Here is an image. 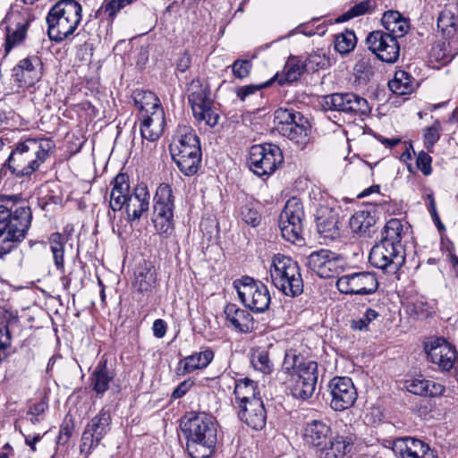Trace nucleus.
<instances>
[{"label":"nucleus","mask_w":458,"mask_h":458,"mask_svg":"<svg viewBox=\"0 0 458 458\" xmlns=\"http://www.w3.org/2000/svg\"><path fill=\"white\" fill-rule=\"evenodd\" d=\"M186 450L191 458H209L216 450L217 428L215 418L205 412L190 413L184 423Z\"/></svg>","instance_id":"1"},{"label":"nucleus","mask_w":458,"mask_h":458,"mask_svg":"<svg viewBox=\"0 0 458 458\" xmlns=\"http://www.w3.org/2000/svg\"><path fill=\"white\" fill-rule=\"evenodd\" d=\"M32 220L30 207L15 209L0 205V258L10 253L25 238Z\"/></svg>","instance_id":"2"},{"label":"nucleus","mask_w":458,"mask_h":458,"mask_svg":"<svg viewBox=\"0 0 458 458\" xmlns=\"http://www.w3.org/2000/svg\"><path fill=\"white\" fill-rule=\"evenodd\" d=\"M50 148L49 141L27 139L16 144L4 166L17 177L30 176L47 160Z\"/></svg>","instance_id":"3"},{"label":"nucleus","mask_w":458,"mask_h":458,"mask_svg":"<svg viewBox=\"0 0 458 458\" xmlns=\"http://www.w3.org/2000/svg\"><path fill=\"white\" fill-rule=\"evenodd\" d=\"M170 152L184 175L191 176L198 172L201 162V148L199 137L192 128L178 126L170 145Z\"/></svg>","instance_id":"4"},{"label":"nucleus","mask_w":458,"mask_h":458,"mask_svg":"<svg viewBox=\"0 0 458 458\" xmlns=\"http://www.w3.org/2000/svg\"><path fill=\"white\" fill-rule=\"evenodd\" d=\"M82 7L76 0H60L47 16V31L51 40L61 42L72 35L81 21Z\"/></svg>","instance_id":"5"},{"label":"nucleus","mask_w":458,"mask_h":458,"mask_svg":"<svg viewBox=\"0 0 458 458\" xmlns=\"http://www.w3.org/2000/svg\"><path fill=\"white\" fill-rule=\"evenodd\" d=\"M269 272L272 284L284 295L295 297L302 293L303 281L300 267L290 257L275 255Z\"/></svg>","instance_id":"6"},{"label":"nucleus","mask_w":458,"mask_h":458,"mask_svg":"<svg viewBox=\"0 0 458 458\" xmlns=\"http://www.w3.org/2000/svg\"><path fill=\"white\" fill-rule=\"evenodd\" d=\"M274 123L276 131L295 144L305 146L310 141V125L300 112L278 108L275 112Z\"/></svg>","instance_id":"7"},{"label":"nucleus","mask_w":458,"mask_h":458,"mask_svg":"<svg viewBox=\"0 0 458 458\" xmlns=\"http://www.w3.org/2000/svg\"><path fill=\"white\" fill-rule=\"evenodd\" d=\"M240 301L255 313L265 312L270 304L271 296L266 284L250 276L234 281Z\"/></svg>","instance_id":"8"},{"label":"nucleus","mask_w":458,"mask_h":458,"mask_svg":"<svg viewBox=\"0 0 458 458\" xmlns=\"http://www.w3.org/2000/svg\"><path fill=\"white\" fill-rule=\"evenodd\" d=\"M189 90L188 99L195 119L199 123H204L210 127L216 125L219 115L213 109V101L209 97L208 87L200 84L199 81H193Z\"/></svg>","instance_id":"9"},{"label":"nucleus","mask_w":458,"mask_h":458,"mask_svg":"<svg viewBox=\"0 0 458 458\" xmlns=\"http://www.w3.org/2000/svg\"><path fill=\"white\" fill-rule=\"evenodd\" d=\"M152 221L159 233H171L173 231V211L174 208L172 187L161 183L154 197Z\"/></svg>","instance_id":"10"},{"label":"nucleus","mask_w":458,"mask_h":458,"mask_svg":"<svg viewBox=\"0 0 458 458\" xmlns=\"http://www.w3.org/2000/svg\"><path fill=\"white\" fill-rule=\"evenodd\" d=\"M369 261L384 273L394 275L405 262L404 250L403 245L379 242L371 249Z\"/></svg>","instance_id":"11"},{"label":"nucleus","mask_w":458,"mask_h":458,"mask_svg":"<svg viewBox=\"0 0 458 458\" xmlns=\"http://www.w3.org/2000/svg\"><path fill=\"white\" fill-rule=\"evenodd\" d=\"M111 423L109 411L102 408L86 425L81 438L80 452L88 457L110 431Z\"/></svg>","instance_id":"12"},{"label":"nucleus","mask_w":458,"mask_h":458,"mask_svg":"<svg viewBox=\"0 0 458 458\" xmlns=\"http://www.w3.org/2000/svg\"><path fill=\"white\" fill-rule=\"evenodd\" d=\"M282 162V152L276 145H254L250 148L248 165L258 176L273 174Z\"/></svg>","instance_id":"13"},{"label":"nucleus","mask_w":458,"mask_h":458,"mask_svg":"<svg viewBox=\"0 0 458 458\" xmlns=\"http://www.w3.org/2000/svg\"><path fill=\"white\" fill-rule=\"evenodd\" d=\"M302 217L303 207L300 199H288L279 219V227L284 240L293 243L302 240Z\"/></svg>","instance_id":"14"},{"label":"nucleus","mask_w":458,"mask_h":458,"mask_svg":"<svg viewBox=\"0 0 458 458\" xmlns=\"http://www.w3.org/2000/svg\"><path fill=\"white\" fill-rule=\"evenodd\" d=\"M322 106L327 110L352 115H367L371 110L367 99L351 92L327 95L323 98Z\"/></svg>","instance_id":"15"},{"label":"nucleus","mask_w":458,"mask_h":458,"mask_svg":"<svg viewBox=\"0 0 458 458\" xmlns=\"http://www.w3.org/2000/svg\"><path fill=\"white\" fill-rule=\"evenodd\" d=\"M307 266L321 278L338 276L344 267V260L339 254L327 249L311 252L307 257Z\"/></svg>","instance_id":"16"},{"label":"nucleus","mask_w":458,"mask_h":458,"mask_svg":"<svg viewBox=\"0 0 458 458\" xmlns=\"http://www.w3.org/2000/svg\"><path fill=\"white\" fill-rule=\"evenodd\" d=\"M336 287L344 294L365 295L375 293L378 288V283L374 273L355 272L339 277Z\"/></svg>","instance_id":"17"},{"label":"nucleus","mask_w":458,"mask_h":458,"mask_svg":"<svg viewBox=\"0 0 458 458\" xmlns=\"http://www.w3.org/2000/svg\"><path fill=\"white\" fill-rule=\"evenodd\" d=\"M369 49L378 59L387 64L395 63L400 56V46L394 36L385 34L383 30H374L366 38Z\"/></svg>","instance_id":"18"},{"label":"nucleus","mask_w":458,"mask_h":458,"mask_svg":"<svg viewBox=\"0 0 458 458\" xmlns=\"http://www.w3.org/2000/svg\"><path fill=\"white\" fill-rule=\"evenodd\" d=\"M330 406L333 410L342 411L352 407L357 399V391L352 380L348 377H336L330 380Z\"/></svg>","instance_id":"19"},{"label":"nucleus","mask_w":458,"mask_h":458,"mask_svg":"<svg viewBox=\"0 0 458 458\" xmlns=\"http://www.w3.org/2000/svg\"><path fill=\"white\" fill-rule=\"evenodd\" d=\"M12 76L20 88H29L39 81L42 76V63L38 56L21 59L13 69Z\"/></svg>","instance_id":"20"},{"label":"nucleus","mask_w":458,"mask_h":458,"mask_svg":"<svg viewBox=\"0 0 458 458\" xmlns=\"http://www.w3.org/2000/svg\"><path fill=\"white\" fill-rule=\"evenodd\" d=\"M33 20L34 16L29 12L13 13L11 15L4 43L5 55L25 39L28 28Z\"/></svg>","instance_id":"21"},{"label":"nucleus","mask_w":458,"mask_h":458,"mask_svg":"<svg viewBox=\"0 0 458 458\" xmlns=\"http://www.w3.org/2000/svg\"><path fill=\"white\" fill-rule=\"evenodd\" d=\"M426 352L429 360L437 364L442 370H450L457 359L455 349L444 338H437L426 345Z\"/></svg>","instance_id":"22"},{"label":"nucleus","mask_w":458,"mask_h":458,"mask_svg":"<svg viewBox=\"0 0 458 458\" xmlns=\"http://www.w3.org/2000/svg\"><path fill=\"white\" fill-rule=\"evenodd\" d=\"M393 451L401 458H437L436 452L428 444L413 437L395 440Z\"/></svg>","instance_id":"23"},{"label":"nucleus","mask_w":458,"mask_h":458,"mask_svg":"<svg viewBox=\"0 0 458 458\" xmlns=\"http://www.w3.org/2000/svg\"><path fill=\"white\" fill-rule=\"evenodd\" d=\"M150 195L144 183L138 184L129 194L126 213L129 221L139 220L149 208Z\"/></svg>","instance_id":"24"},{"label":"nucleus","mask_w":458,"mask_h":458,"mask_svg":"<svg viewBox=\"0 0 458 458\" xmlns=\"http://www.w3.org/2000/svg\"><path fill=\"white\" fill-rule=\"evenodd\" d=\"M138 116L142 138L149 141L157 140L162 135L165 123L163 109H157L150 114L145 112Z\"/></svg>","instance_id":"25"},{"label":"nucleus","mask_w":458,"mask_h":458,"mask_svg":"<svg viewBox=\"0 0 458 458\" xmlns=\"http://www.w3.org/2000/svg\"><path fill=\"white\" fill-rule=\"evenodd\" d=\"M239 417L253 429H262L267 423V412L262 400L239 406Z\"/></svg>","instance_id":"26"},{"label":"nucleus","mask_w":458,"mask_h":458,"mask_svg":"<svg viewBox=\"0 0 458 458\" xmlns=\"http://www.w3.org/2000/svg\"><path fill=\"white\" fill-rule=\"evenodd\" d=\"M133 281V287L140 293H150L157 284V273L155 266L147 260L139 264Z\"/></svg>","instance_id":"27"},{"label":"nucleus","mask_w":458,"mask_h":458,"mask_svg":"<svg viewBox=\"0 0 458 458\" xmlns=\"http://www.w3.org/2000/svg\"><path fill=\"white\" fill-rule=\"evenodd\" d=\"M214 356V352L210 348L186 356L180 360L176 368V374L184 376L195 370L203 369L210 364Z\"/></svg>","instance_id":"28"},{"label":"nucleus","mask_w":458,"mask_h":458,"mask_svg":"<svg viewBox=\"0 0 458 458\" xmlns=\"http://www.w3.org/2000/svg\"><path fill=\"white\" fill-rule=\"evenodd\" d=\"M224 312L228 324L238 332L248 333L254 329V319L248 310L234 303H228Z\"/></svg>","instance_id":"29"},{"label":"nucleus","mask_w":458,"mask_h":458,"mask_svg":"<svg viewBox=\"0 0 458 458\" xmlns=\"http://www.w3.org/2000/svg\"><path fill=\"white\" fill-rule=\"evenodd\" d=\"M318 230L327 237H334L338 231L339 217L337 212L327 205H320L316 211Z\"/></svg>","instance_id":"30"},{"label":"nucleus","mask_w":458,"mask_h":458,"mask_svg":"<svg viewBox=\"0 0 458 458\" xmlns=\"http://www.w3.org/2000/svg\"><path fill=\"white\" fill-rule=\"evenodd\" d=\"M331 435V428L325 421L313 420L305 425L304 440L314 446L324 445Z\"/></svg>","instance_id":"31"},{"label":"nucleus","mask_w":458,"mask_h":458,"mask_svg":"<svg viewBox=\"0 0 458 458\" xmlns=\"http://www.w3.org/2000/svg\"><path fill=\"white\" fill-rule=\"evenodd\" d=\"M381 23L386 29L385 34L402 38L407 34L410 26L408 21L397 11H387L383 14Z\"/></svg>","instance_id":"32"},{"label":"nucleus","mask_w":458,"mask_h":458,"mask_svg":"<svg viewBox=\"0 0 458 458\" xmlns=\"http://www.w3.org/2000/svg\"><path fill=\"white\" fill-rule=\"evenodd\" d=\"M233 394L238 407L252 403L254 400H261L257 382L248 377L235 381Z\"/></svg>","instance_id":"33"},{"label":"nucleus","mask_w":458,"mask_h":458,"mask_svg":"<svg viewBox=\"0 0 458 458\" xmlns=\"http://www.w3.org/2000/svg\"><path fill=\"white\" fill-rule=\"evenodd\" d=\"M114 374L106 367V361L99 362L90 375V386L98 394H103L109 389Z\"/></svg>","instance_id":"34"},{"label":"nucleus","mask_w":458,"mask_h":458,"mask_svg":"<svg viewBox=\"0 0 458 458\" xmlns=\"http://www.w3.org/2000/svg\"><path fill=\"white\" fill-rule=\"evenodd\" d=\"M406 387L409 392L424 396L441 395L445 391V387L441 384L420 377L408 381Z\"/></svg>","instance_id":"35"},{"label":"nucleus","mask_w":458,"mask_h":458,"mask_svg":"<svg viewBox=\"0 0 458 458\" xmlns=\"http://www.w3.org/2000/svg\"><path fill=\"white\" fill-rule=\"evenodd\" d=\"M67 242V238L60 233H53L47 239L54 264L56 269L61 273L64 274V246Z\"/></svg>","instance_id":"36"},{"label":"nucleus","mask_w":458,"mask_h":458,"mask_svg":"<svg viewBox=\"0 0 458 458\" xmlns=\"http://www.w3.org/2000/svg\"><path fill=\"white\" fill-rule=\"evenodd\" d=\"M375 224V216L368 210L355 212L349 221L352 232L357 234H365Z\"/></svg>","instance_id":"37"},{"label":"nucleus","mask_w":458,"mask_h":458,"mask_svg":"<svg viewBox=\"0 0 458 458\" xmlns=\"http://www.w3.org/2000/svg\"><path fill=\"white\" fill-rule=\"evenodd\" d=\"M389 89L395 95L410 94L414 89L413 79L405 71L395 72L394 77L388 82Z\"/></svg>","instance_id":"38"},{"label":"nucleus","mask_w":458,"mask_h":458,"mask_svg":"<svg viewBox=\"0 0 458 458\" xmlns=\"http://www.w3.org/2000/svg\"><path fill=\"white\" fill-rule=\"evenodd\" d=\"M403 234V225L397 218L390 219L381 233L382 242L392 243V245H402L401 241Z\"/></svg>","instance_id":"39"},{"label":"nucleus","mask_w":458,"mask_h":458,"mask_svg":"<svg viewBox=\"0 0 458 458\" xmlns=\"http://www.w3.org/2000/svg\"><path fill=\"white\" fill-rule=\"evenodd\" d=\"M135 104L139 108V114H150L157 109H163L158 98L151 91H140L135 94Z\"/></svg>","instance_id":"40"},{"label":"nucleus","mask_w":458,"mask_h":458,"mask_svg":"<svg viewBox=\"0 0 458 458\" xmlns=\"http://www.w3.org/2000/svg\"><path fill=\"white\" fill-rule=\"evenodd\" d=\"M305 69V64L301 58L291 56L284 67V79H281L279 84H283L284 81L293 82L298 81Z\"/></svg>","instance_id":"41"},{"label":"nucleus","mask_w":458,"mask_h":458,"mask_svg":"<svg viewBox=\"0 0 458 458\" xmlns=\"http://www.w3.org/2000/svg\"><path fill=\"white\" fill-rule=\"evenodd\" d=\"M293 377L317 384L318 363L310 360L303 359L301 360V363H298V370Z\"/></svg>","instance_id":"42"},{"label":"nucleus","mask_w":458,"mask_h":458,"mask_svg":"<svg viewBox=\"0 0 458 458\" xmlns=\"http://www.w3.org/2000/svg\"><path fill=\"white\" fill-rule=\"evenodd\" d=\"M353 440L351 437L336 436L330 442V451L327 454L331 455L330 458H337L344 456L352 449Z\"/></svg>","instance_id":"43"},{"label":"nucleus","mask_w":458,"mask_h":458,"mask_svg":"<svg viewBox=\"0 0 458 458\" xmlns=\"http://www.w3.org/2000/svg\"><path fill=\"white\" fill-rule=\"evenodd\" d=\"M293 380L291 392L294 397L306 400L313 394L317 384L295 377H293Z\"/></svg>","instance_id":"44"},{"label":"nucleus","mask_w":458,"mask_h":458,"mask_svg":"<svg viewBox=\"0 0 458 458\" xmlns=\"http://www.w3.org/2000/svg\"><path fill=\"white\" fill-rule=\"evenodd\" d=\"M375 0H364L351 7L347 12L343 13L337 21H346L350 19L364 15L369 13L375 7Z\"/></svg>","instance_id":"45"},{"label":"nucleus","mask_w":458,"mask_h":458,"mask_svg":"<svg viewBox=\"0 0 458 458\" xmlns=\"http://www.w3.org/2000/svg\"><path fill=\"white\" fill-rule=\"evenodd\" d=\"M250 362L252 367L264 374L270 373L272 370V362L266 350L258 349L251 354Z\"/></svg>","instance_id":"46"},{"label":"nucleus","mask_w":458,"mask_h":458,"mask_svg":"<svg viewBox=\"0 0 458 458\" xmlns=\"http://www.w3.org/2000/svg\"><path fill=\"white\" fill-rule=\"evenodd\" d=\"M355 45V33L352 30H345L336 37L335 48L340 54H348L354 48Z\"/></svg>","instance_id":"47"},{"label":"nucleus","mask_w":458,"mask_h":458,"mask_svg":"<svg viewBox=\"0 0 458 458\" xmlns=\"http://www.w3.org/2000/svg\"><path fill=\"white\" fill-rule=\"evenodd\" d=\"M454 18L448 11H443L439 13L437 20V26L443 34L450 36L454 32Z\"/></svg>","instance_id":"48"},{"label":"nucleus","mask_w":458,"mask_h":458,"mask_svg":"<svg viewBox=\"0 0 458 458\" xmlns=\"http://www.w3.org/2000/svg\"><path fill=\"white\" fill-rule=\"evenodd\" d=\"M75 428V421L72 415L67 414L60 427L58 435V443L66 444L73 434Z\"/></svg>","instance_id":"49"},{"label":"nucleus","mask_w":458,"mask_h":458,"mask_svg":"<svg viewBox=\"0 0 458 458\" xmlns=\"http://www.w3.org/2000/svg\"><path fill=\"white\" fill-rule=\"evenodd\" d=\"M19 324V317L16 312L4 310L0 313V331L7 330L9 337H11V329Z\"/></svg>","instance_id":"50"},{"label":"nucleus","mask_w":458,"mask_h":458,"mask_svg":"<svg viewBox=\"0 0 458 458\" xmlns=\"http://www.w3.org/2000/svg\"><path fill=\"white\" fill-rule=\"evenodd\" d=\"M441 124L436 121L430 127H428L424 133V144L428 151H431L436 142L440 138Z\"/></svg>","instance_id":"51"},{"label":"nucleus","mask_w":458,"mask_h":458,"mask_svg":"<svg viewBox=\"0 0 458 458\" xmlns=\"http://www.w3.org/2000/svg\"><path fill=\"white\" fill-rule=\"evenodd\" d=\"M305 67L308 70L318 71L319 69L326 68L329 60L326 57L325 55H319L317 53L310 54L306 60H304Z\"/></svg>","instance_id":"52"},{"label":"nucleus","mask_w":458,"mask_h":458,"mask_svg":"<svg viewBox=\"0 0 458 458\" xmlns=\"http://www.w3.org/2000/svg\"><path fill=\"white\" fill-rule=\"evenodd\" d=\"M241 218L248 225L257 226L260 222V215L254 208L244 205L240 209Z\"/></svg>","instance_id":"53"},{"label":"nucleus","mask_w":458,"mask_h":458,"mask_svg":"<svg viewBox=\"0 0 458 458\" xmlns=\"http://www.w3.org/2000/svg\"><path fill=\"white\" fill-rule=\"evenodd\" d=\"M251 67L250 61L237 59L232 64V71L236 78L244 79L249 76Z\"/></svg>","instance_id":"54"},{"label":"nucleus","mask_w":458,"mask_h":458,"mask_svg":"<svg viewBox=\"0 0 458 458\" xmlns=\"http://www.w3.org/2000/svg\"><path fill=\"white\" fill-rule=\"evenodd\" d=\"M407 312L415 319H422L428 316L427 305L423 301H415L409 304Z\"/></svg>","instance_id":"55"},{"label":"nucleus","mask_w":458,"mask_h":458,"mask_svg":"<svg viewBox=\"0 0 458 458\" xmlns=\"http://www.w3.org/2000/svg\"><path fill=\"white\" fill-rule=\"evenodd\" d=\"M113 189L111 191L114 193L129 194L130 183L129 177L125 174H117L113 181Z\"/></svg>","instance_id":"56"},{"label":"nucleus","mask_w":458,"mask_h":458,"mask_svg":"<svg viewBox=\"0 0 458 458\" xmlns=\"http://www.w3.org/2000/svg\"><path fill=\"white\" fill-rule=\"evenodd\" d=\"M276 80H277V75H276L273 79H271L270 81H268L267 82H266L264 84L247 85V86L241 87V88L237 89V90H236L237 97L241 100L244 101L248 96L252 95V94L256 93L257 91H259V89L270 85L271 81H276Z\"/></svg>","instance_id":"57"},{"label":"nucleus","mask_w":458,"mask_h":458,"mask_svg":"<svg viewBox=\"0 0 458 458\" xmlns=\"http://www.w3.org/2000/svg\"><path fill=\"white\" fill-rule=\"evenodd\" d=\"M431 162L432 158L428 153L420 151L418 154L416 160L417 167L421 171V173L424 175H429L431 174Z\"/></svg>","instance_id":"58"},{"label":"nucleus","mask_w":458,"mask_h":458,"mask_svg":"<svg viewBox=\"0 0 458 458\" xmlns=\"http://www.w3.org/2000/svg\"><path fill=\"white\" fill-rule=\"evenodd\" d=\"M303 359L304 358L297 356L294 353H286L283 363V369L287 372H292L293 376L298 370V363H301V360Z\"/></svg>","instance_id":"59"},{"label":"nucleus","mask_w":458,"mask_h":458,"mask_svg":"<svg viewBox=\"0 0 458 458\" xmlns=\"http://www.w3.org/2000/svg\"><path fill=\"white\" fill-rule=\"evenodd\" d=\"M129 198V194L123 193H114L111 191L110 193V208L113 211L121 210L123 207L127 206V199Z\"/></svg>","instance_id":"60"},{"label":"nucleus","mask_w":458,"mask_h":458,"mask_svg":"<svg viewBox=\"0 0 458 458\" xmlns=\"http://www.w3.org/2000/svg\"><path fill=\"white\" fill-rule=\"evenodd\" d=\"M194 386V381L191 378H188L180 383L172 393V397L179 399L188 393L191 388Z\"/></svg>","instance_id":"61"},{"label":"nucleus","mask_w":458,"mask_h":458,"mask_svg":"<svg viewBox=\"0 0 458 458\" xmlns=\"http://www.w3.org/2000/svg\"><path fill=\"white\" fill-rule=\"evenodd\" d=\"M11 343L12 337H9L7 330L0 331V363L6 358Z\"/></svg>","instance_id":"62"},{"label":"nucleus","mask_w":458,"mask_h":458,"mask_svg":"<svg viewBox=\"0 0 458 458\" xmlns=\"http://www.w3.org/2000/svg\"><path fill=\"white\" fill-rule=\"evenodd\" d=\"M48 405L46 402L40 401L37 403H34L31 405L27 412L28 416H41L44 414V412L47 410Z\"/></svg>","instance_id":"63"},{"label":"nucleus","mask_w":458,"mask_h":458,"mask_svg":"<svg viewBox=\"0 0 458 458\" xmlns=\"http://www.w3.org/2000/svg\"><path fill=\"white\" fill-rule=\"evenodd\" d=\"M166 328V323L161 318L156 319L153 323V334L157 338H162L165 336Z\"/></svg>","instance_id":"64"}]
</instances>
